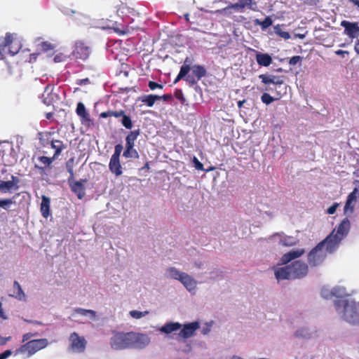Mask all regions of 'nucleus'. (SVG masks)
<instances>
[{
	"mask_svg": "<svg viewBox=\"0 0 359 359\" xmlns=\"http://www.w3.org/2000/svg\"><path fill=\"white\" fill-rule=\"evenodd\" d=\"M10 339V337L7 338V339H3V338H1L0 339V345H4L6 343V341Z\"/></svg>",
	"mask_w": 359,
	"mask_h": 359,
	"instance_id": "nucleus-61",
	"label": "nucleus"
},
{
	"mask_svg": "<svg viewBox=\"0 0 359 359\" xmlns=\"http://www.w3.org/2000/svg\"><path fill=\"white\" fill-rule=\"evenodd\" d=\"M281 243L285 246H292L295 244V241L292 237L286 236L280 240Z\"/></svg>",
	"mask_w": 359,
	"mask_h": 359,
	"instance_id": "nucleus-40",
	"label": "nucleus"
},
{
	"mask_svg": "<svg viewBox=\"0 0 359 359\" xmlns=\"http://www.w3.org/2000/svg\"><path fill=\"white\" fill-rule=\"evenodd\" d=\"M0 317L3 319H6L7 317L6 316L3 308H2V304L0 302Z\"/></svg>",
	"mask_w": 359,
	"mask_h": 359,
	"instance_id": "nucleus-58",
	"label": "nucleus"
},
{
	"mask_svg": "<svg viewBox=\"0 0 359 359\" xmlns=\"http://www.w3.org/2000/svg\"><path fill=\"white\" fill-rule=\"evenodd\" d=\"M245 102H246V100H239V101L238 102V107L239 109H241V108L243 107V104H244Z\"/></svg>",
	"mask_w": 359,
	"mask_h": 359,
	"instance_id": "nucleus-60",
	"label": "nucleus"
},
{
	"mask_svg": "<svg viewBox=\"0 0 359 359\" xmlns=\"http://www.w3.org/2000/svg\"><path fill=\"white\" fill-rule=\"evenodd\" d=\"M48 344V341L46 338L32 339L17 348L15 354H25L27 358H29L36 352L45 348Z\"/></svg>",
	"mask_w": 359,
	"mask_h": 359,
	"instance_id": "nucleus-7",
	"label": "nucleus"
},
{
	"mask_svg": "<svg viewBox=\"0 0 359 359\" xmlns=\"http://www.w3.org/2000/svg\"><path fill=\"white\" fill-rule=\"evenodd\" d=\"M174 95L178 100L180 101L182 104H184V102H186V99L181 89H176L175 90Z\"/></svg>",
	"mask_w": 359,
	"mask_h": 359,
	"instance_id": "nucleus-41",
	"label": "nucleus"
},
{
	"mask_svg": "<svg viewBox=\"0 0 359 359\" xmlns=\"http://www.w3.org/2000/svg\"><path fill=\"white\" fill-rule=\"evenodd\" d=\"M70 348L77 353H83L86 348L87 341L83 337H80L76 332H72L69 337Z\"/></svg>",
	"mask_w": 359,
	"mask_h": 359,
	"instance_id": "nucleus-10",
	"label": "nucleus"
},
{
	"mask_svg": "<svg viewBox=\"0 0 359 359\" xmlns=\"http://www.w3.org/2000/svg\"><path fill=\"white\" fill-rule=\"evenodd\" d=\"M11 183L12 184L13 187H14V190H18L19 189V183H20V179L14 175H11V180H9Z\"/></svg>",
	"mask_w": 359,
	"mask_h": 359,
	"instance_id": "nucleus-45",
	"label": "nucleus"
},
{
	"mask_svg": "<svg viewBox=\"0 0 359 359\" xmlns=\"http://www.w3.org/2000/svg\"><path fill=\"white\" fill-rule=\"evenodd\" d=\"M88 83H89V79L88 78H86V79H84L79 80V81L77 82V84L81 86V85L86 84Z\"/></svg>",
	"mask_w": 359,
	"mask_h": 359,
	"instance_id": "nucleus-57",
	"label": "nucleus"
},
{
	"mask_svg": "<svg viewBox=\"0 0 359 359\" xmlns=\"http://www.w3.org/2000/svg\"><path fill=\"white\" fill-rule=\"evenodd\" d=\"M160 100H163L164 101H168L170 100L172 98V96L171 94H165L162 96H159Z\"/></svg>",
	"mask_w": 359,
	"mask_h": 359,
	"instance_id": "nucleus-55",
	"label": "nucleus"
},
{
	"mask_svg": "<svg viewBox=\"0 0 359 359\" xmlns=\"http://www.w3.org/2000/svg\"><path fill=\"white\" fill-rule=\"evenodd\" d=\"M76 113L79 116L81 123L86 126L90 127L93 125V122L90 118L89 113L87 111L84 104L79 102L76 105Z\"/></svg>",
	"mask_w": 359,
	"mask_h": 359,
	"instance_id": "nucleus-12",
	"label": "nucleus"
},
{
	"mask_svg": "<svg viewBox=\"0 0 359 359\" xmlns=\"http://www.w3.org/2000/svg\"><path fill=\"white\" fill-rule=\"evenodd\" d=\"M200 327L198 322H192L184 325L183 328L180 330L179 336L187 339L194 335L195 331Z\"/></svg>",
	"mask_w": 359,
	"mask_h": 359,
	"instance_id": "nucleus-15",
	"label": "nucleus"
},
{
	"mask_svg": "<svg viewBox=\"0 0 359 359\" xmlns=\"http://www.w3.org/2000/svg\"><path fill=\"white\" fill-rule=\"evenodd\" d=\"M37 55L38 54H31L30 55V60H29V62H32V59H34V60L36 59L37 57Z\"/></svg>",
	"mask_w": 359,
	"mask_h": 359,
	"instance_id": "nucleus-63",
	"label": "nucleus"
},
{
	"mask_svg": "<svg viewBox=\"0 0 359 359\" xmlns=\"http://www.w3.org/2000/svg\"><path fill=\"white\" fill-rule=\"evenodd\" d=\"M274 32L284 39H289L290 38V33L283 31L280 25H277L274 27Z\"/></svg>",
	"mask_w": 359,
	"mask_h": 359,
	"instance_id": "nucleus-33",
	"label": "nucleus"
},
{
	"mask_svg": "<svg viewBox=\"0 0 359 359\" xmlns=\"http://www.w3.org/2000/svg\"><path fill=\"white\" fill-rule=\"evenodd\" d=\"M302 60V57L299 55H295L292 57L289 60V64L292 66L296 65L298 62Z\"/></svg>",
	"mask_w": 359,
	"mask_h": 359,
	"instance_id": "nucleus-47",
	"label": "nucleus"
},
{
	"mask_svg": "<svg viewBox=\"0 0 359 359\" xmlns=\"http://www.w3.org/2000/svg\"><path fill=\"white\" fill-rule=\"evenodd\" d=\"M338 206H339V203H334L332 205H331L327 210V213L329 214V215H333L336 212V210H337Z\"/></svg>",
	"mask_w": 359,
	"mask_h": 359,
	"instance_id": "nucleus-51",
	"label": "nucleus"
},
{
	"mask_svg": "<svg viewBox=\"0 0 359 359\" xmlns=\"http://www.w3.org/2000/svg\"><path fill=\"white\" fill-rule=\"evenodd\" d=\"M184 79L187 81L189 86L191 87L196 85L198 81V80L193 74L191 75L187 74Z\"/></svg>",
	"mask_w": 359,
	"mask_h": 359,
	"instance_id": "nucleus-37",
	"label": "nucleus"
},
{
	"mask_svg": "<svg viewBox=\"0 0 359 359\" xmlns=\"http://www.w3.org/2000/svg\"><path fill=\"white\" fill-rule=\"evenodd\" d=\"M257 3L254 0H238V2L230 4L226 7L218 11L221 13L227 14L231 9L243 13L246 9L255 11Z\"/></svg>",
	"mask_w": 359,
	"mask_h": 359,
	"instance_id": "nucleus-9",
	"label": "nucleus"
},
{
	"mask_svg": "<svg viewBox=\"0 0 359 359\" xmlns=\"http://www.w3.org/2000/svg\"><path fill=\"white\" fill-rule=\"evenodd\" d=\"M295 335H296L297 337H301V336H303L302 334H300V333H299V331H297V332H296Z\"/></svg>",
	"mask_w": 359,
	"mask_h": 359,
	"instance_id": "nucleus-64",
	"label": "nucleus"
},
{
	"mask_svg": "<svg viewBox=\"0 0 359 359\" xmlns=\"http://www.w3.org/2000/svg\"><path fill=\"white\" fill-rule=\"evenodd\" d=\"M327 247L328 243L324 239L310 251L308 254V262L311 266L313 267L321 264L328 254L334 252L330 251Z\"/></svg>",
	"mask_w": 359,
	"mask_h": 359,
	"instance_id": "nucleus-6",
	"label": "nucleus"
},
{
	"mask_svg": "<svg viewBox=\"0 0 359 359\" xmlns=\"http://www.w3.org/2000/svg\"><path fill=\"white\" fill-rule=\"evenodd\" d=\"M258 77L259 79H261L262 83L266 86L264 88L265 91L275 90L278 95V97L273 98L270 94L264 93L261 96V100L263 103L266 104H270L274 100H278L281 97L282 95L277 91V88H280L283 84H284V76L262 74H259Z\"/></svg>",
	"mask_w": 359,
	"mask_h": 359,
	"instance_id": "nucleus-3",
	"label": "nucleus"
},
{
	"mask_svg": "<svg viewBox=\"0 0 359 359\" xmlns=\"http://www.w3.org/2000/svg\"><path fill=\"white\" fill-rule=\"evenodd\" d=\"M335 53H336V55H343L344 54H348V52L346 50H338L335 51Z\"/></svg>",
	"mask_w": 359,
	"mask_h": 359,
	"instance_id": "nucleus-59",
	"label": "nucleus"
},
{
	"mask_svg": "<svg viewBox=\"0 0 359 359\" xmlns=\"http://www.w3.org/2000/svg\"><path fill=\"white\" fill-rule=\"evenodd\" d=\"M189 62V58L187 57L186 60H184V65L180 67V70L178 75L177 76V77L175 79V80L173 81L174 84H176L177 83H178L181 79H184V78H185L187 74L190 72V70H191L190 65L187 64Z\"/></svg>",
	"mask_w": 359,
	"mask_h": 359,
	"instance_id": "nucleus-22",
	"label": "nucleus"
},
{
	"mask_svg": "<svg viewBox=\"0 0 359 359\" xmlns=\"http://www.w3.org/2000/svg\"><path fill=\"white\" fill-rule=\"evenodd\" d=\"M148 313H149L148 311L142 312V311H139L137 310H133V311H130V316L135 319H140V318L145 316Z\"/></svg>",
	"mask_w": 359,
	"mask_h": 359,
	"instance_id": "nucleus-36",
	"label": "nucleus"
},
{
	"mask_svg": "<svg viewBox=\"0 0 359 359\" xmlns=\"http://www.w3.org/2000/svg\"><path fill=\"white\" fill-rule=\"evenodd\" d=\"M13 352L11 350H6L0 354V359H6L12 355Z\"/></svg>",
	"mask_w": 359,
	"mask_h": 359,
	"instance_id": "nucleus-52",
	"label": "nucleus"
},
{
	"mask_svg": "<svg viewBox=\"0 0 359 359\" xmlns=\"http://www.w3.org/2000/svg\"><path fill=\"white\" fill-rule=\"evenodd\" d=\"M182 325L180 323L170 322L165 323L160 329L161 332L165 334H170L175 331L180 330Z\"/></svg>",
	"mask_w": 359,
	"mask_h": 359,
	"instance_id": "nucleus-23",
	"label": "nucleus"
},
{
	"mask_svg": "<svg viewBox=\"0 0 359 359\" xmlns=\"http://www.w3.org/2000/svg\"><path fill=\"white\" fill-rule=\"evenodd\" d=\"M11 190H14V187L9 180H0V193L5 194L7 192H11Z\"/></svg>",
	"mask_w": 359,
	"mask_h": 359,
	"instance_id": "nucleus-29",
	"label": "nucleus"
},
{
	"mask_svg": "<svg viewBox=\"0 0 359 359\" xmlns=\"http://www.w3.org/2000/svg\"><path fill=\"white\" fill-rule=\"evenodd\" d=\"M255 22L256 25H260L262 29H265L272 25L273 21H272L271 18L268 16L262 21H260L259 20L256 19L255 20Z\"/></svg>",
	"mask_w": 359,
	"mask_h": 359,
	"instance_id": "nucleus-31",
	"label": "nucleus"
},
{
	"mask_svg": "<svg viewBox=\"0 0 359 359\" xmlns=\"http://www.w3.org/2000/svg\"><path fill=\"white\" fill-rule=\"evenodd\" d=\"M51 147L55 149V153L53 156L57 158L62 150L65 148V144L61 140H53L51 141Z\"/></svg>",
	"mask_w": 359,
	"mask_h": 359,
	"instance_id": "nucleus-27",
	"label": "nucleus"
},
{
	"mask_svg": "<svg viewBox=\"0 0 359 359\" xmlns=\"http://www.w3.org/2000/svg\"><path fill=\"white\" fill-rule=\"evenodd\" d=\"M358 189L357 188H355L353 191L348 194L346 201H351L352 203L355 202L358 198Z\"/></svg>",
	"mask_w": 359,
	"mask_h": 359,
	"instance_id": "nucleus-43",
	"label": "nucleus"
},
{
	"mask_svg": "<svg viewBox=\"0 0 359 359\" xmlns=\"http://www.w3.org/2000/svg\"><path fill=\"white\" fill-rule=\"evenodd\" d=\"M181 277L180 281L184 285V287L189 290L191 291L196 288V280L186 273H184Z\"/></svg>",
	"mask_w": 359,
	"mask_h": 359,
	"instance_id": "nucleus-19",
	"label": "nucleus"
},
{
	"mask_svg": "<svg viewBox=\"0 0 359 359\" xmlns=\"http://www.w3.org/2000/svg\"><path fill=\"white\" fill-rule=\"evenodd\" d=\"M150 339L147 334L130 332H117L111 339V346L116 350L125 348H142L148 345Z\"/></svg>",
	"mask_w": 359,
	"mask_h": 359,
	"instance_id": "nucleus-1",
	"label": "nucleus"
},
{
	"mask_svg": "<svg viewBox=\"0 0 359 359\" xmlns=\"http://www.w3.org/2000/svg\"><path fill=\"white\" fill-rule=\"evenodd\" d=\"M305 250L304 249H298V250H292L290 252L285 253L280 258V262L282 264H287L291 261L299 258L302 255H304Z\"/></svg>",
	"mask_w": 359,
	"mask_h": 359,
	"instance_id": "nucleus-16",
	"label": "nucleus"
},
{
	"mask_svg": "<svg viewBox=\"0 0 359 359\" xmlns=\"http://www.w3.org/2000/svg\"><path fill=\"white\" fill-rule=\"evenodd\" d=\"M309 272V266L301 260H297L275 270V276L280 280H295L305 277Z\"/></svg>",
	"mask_w": 359,
	"mask_h": 359,
	"instance_id": "nucleus-2",
	"label": "nucleus"
},
{
	"mask_svg": "<svg viewBox=\"0 0 359 359\" xmlns=\"http://www.w3.org/2000/svg\"><path fill=\"white\" fill-rule=\"evenodd\" d=\"M73 165H74V159L73 158H70L66 163V168H67V172L69 174L67 181H70L72 179H74V177Z\"/></svg>",
	"mask_w": 359,
	"mask_h": 359,
	"instance_id": "nucleus-34",
	"label": "nucleus"
},
{
	"mask_svg": "<svg viewBox=\"0 0 359 359\" xmlns=\"http://www.w3.org/2000/svg\"><path fill=\"white\" fill-rule=\"evenodd\" d=\"M57 158L53 156L52 157H47L45 156H41L38 158L39 161L43 165V166H37L39 170H45L46 168H50L51 164Z\"/></svg>",
	"mask_w": 359,
	"mask_h": 359,
	"instance_id": "nucleus-25",
	"label": "nucleus"
},
{
	"mask_svg": "<svg viewBox=\"0 0 359 359\" xmlns=\"http://www.w3.org/2000/svg\"><path fill=\"white\" fill-rule=\"evenodd\" d=\"M321 295L323 298L328 299L335 295V293L332 291H329L327 289H322Z\"/></svg>",
	"mask_w": 359,
	"mask_h": 359,
	"instance_id": "nucleus-46",
	"label": "nucleus"
},
{
	"mask_svg": "<svg viewBox=\"0 0 359 359\" xmlns=\"http://www.w3.org/2000/svg\"><path fill=\"white\" fill-rule=\"evenodd\" d=\"M192 74L200 81L203 77L206 76L207 72L203 66L195 65L192 67Z\"/></svg>",
	"mask_w": 359,
	"mask_h": 359,
	"instance_id": "nucleus-26",
	"label": "nucleus"
},
{
	"mask_svg": "<svg viewBox=\"0 0 359 359\" xmlns=\"http://www.w3.org/2000/svg\"><path fill=\"white\" fill-rule=\"evenodd\" d=\"M86 179H81L79 181H75L74 178L70 181H68V184L70 187L71 190L76 194L79 199L83 198L86 194L85 187L83 183L86 182Z\"/></svg>",
	"mask_w": 359,
	"mask_h": 359,
	"instance_id": "nucleus-13",
	"label": "nucleus"
},
{
	"mask_svg": "<svg viewBox=\"0 0 359 359\" xmlns=\"http://www.w3.org/2000/svg\"><path fill=\"white\" fill-rule=\"evenodd\" d=\"M72 54L76 59L86 60L89 57L90 48L83 42L76 41Z\"/></svg>",
	"mask_w": 359,
	"mask_h": 359,
	"instance_id": "nucleus-11",
	"label": "nucleus"
},
{
	"mask_svg": "<svg viewBox=\"0 0 359 359\" xmlns=\"http://www.w3.org/2000/svg\"><path fill=\"white\" fill-rule=\"evenodd\" d=\"M13 203H15V201L13 198L0 199V208L7 211L10 210V207Z\"/></svg>",
	"mask_w": 359,
	"mask_h": 359,
	"instance_id": "nucleus-32",
	"label": "nucleus"
},
{
	"mask_svg": "<svg viewBox=\"0 0 359 359\" xmlns=\"http://www.w3.org/2000/svg\"><path fill=\"white\" fill-rule=\"evenodd\" d=\"M123 150V146L121 144H118L114 147V152L111 158H120L121 151Z\"/></svg>",
	"mask_w": 359,
	"mask_h": 359,
	"instance_id": "nucleus-42",
	"label": "nucleus"
},
{
	"mask_svg": "<svg viewBox=\"0 0 359 359\" xmlns=\"http://www.w3.org/2000/svg\"><path fill=\"white\" fill-rule=\"evenodd\" d=\"M351 228V223L348 218H344L341 223L328 235L325 241L328 243V250L335 251L339 246L341 241L348 235Z\"/></svg>",
	"mask_w": 359,
	"mask_h": 359,
	"instance_id": "nucleus-4",
	"label": "nucleus"
},
{
	"mask_svg": "<svg viewBox=\"0 0 359 359\" xmlns=\"http://www.w3.org/2000/svg\"><path fill=\"white\" fill-rule=\"evenodd\" d=\"M336 309L338 312L342 313L344 319L351 323L355 324L358 321L356 304L354 302H349L348 299H339L334 302Z\"/></svg>",
	"mask_w": 359,
	"mask_h": 359,
	"instance_id": "nucleus-5",
	"label": "nucleus"
},
{
	"mask_svg": "<svg viewBox=\"0 0 359 359\" xmlns=\"http://www.w3.org/2000/svg\"><path fill=\"white\" fill-rule=\"evenodd\" d=\"M345 215H351L354 211V205L352 202L346 201L344 208Z\"/></svg>",
	"mask_w": 359,
	"mask_h": 359,
	"instance_id": "nucleus-38",
	"label": "nucleus"
},
{
	"mask_svg": "<svg viewBox=\"0 0 359 359\" xmlns=\"http://www.w3.org/2000/svg\"><path fill=\"white\" fill-rule=\"evenodd\" d=\"M75 312L82 316H86L87 313H90L93 317L95 316V311H94L93 310L78 308L75 309Z\"/></svg>",
	"mask_w": 359,
	"mask_h": 359,
	"instance_id": "nucleus-39",
	"label": "nucleus"
},
{
	"mask_svg": "<svg viewBox=\"0 0 359 359\" xmlns=\"http://www.w3.org/2000/svg\"><path fill=\"white\" fill-rule=\"evenodd\" d=\"M100 116L101 118H107V117H110V116H112V114H111V110H108L107 111H103L100 114Z\"/></svg>",
	"mask_w": 359,
	"mask_h": 359,
	"instance_id": "nucleus-54",
	"label": "nucleus"
},
{
	"mask_svg": "<svg viewBox=\"0 0 359 359\" xmlns=\"http://www.w3.org/2000/svg\"><path fill=\"white\" fill-rule=\"evenodd\" d=\"M124 114H125V111L123 110H119V111H112L111 110L112 116H114L116 118L122 117Z\"/></svg>",
	"mask_w": 359,
	"mask_h": 359,
	"instance_id": "nucleus-53",
	"label": "nucleus"
},
{
	"mask_svg": "<svg viewBox=\"0 0 359 359\" xmlns=\"http://www.w3.org/2000/svg\"><path fill=\"white\" fill-rule=\"evenodd\" d=\"M41 46L43 50H44V51L50 50L53 49V48H54L53 46L48 41L42 42L41 44Z\"/></svg>",
	"mask_w": 359,
	"mask_h": 359,
	"instance_id": "nucleus-50",
	"label": "nucleus"
},
{
	"mask_svg": "<svg viewBox=\"0 0 359 359\" xmlns=\"http://www.w3.org/2000/svg\"><path fill=\"white\" fill-rule=\"evenodd\" d=\"M140 134V129L132 130L126 137V149L123 156L126 158H139L137 151L134 149L135 142Z\"/></svg>",
	"mask_w": 359,
	"mask_h": 359,
	"instance_id": "nucleus-8",
	"label": "nucleus"
},
{
	"mask_svg": "<svg viewBox=\"0 0 359 359\" xmlns=\"http://www.w3.org/2000/svg\"><path fill=\"white\" fill-rule=\"evenodd\" d=\"M50 198L45 195H43L41 196L40 211H41L42 216L46 219H47L50 215Z\"/></svg>",
	"mask_w": 359,
	"mask_h": 359,
	"instance_id": "nucleus-18",
	"label": "nucleus"
},
{
	"mask_svg": "<svg viewBox=\"0 0 359 359\" xmlns=\"http://www.w3.org/2000/svg\"><path fill=\"white\" fill-rule=\"evenodd\" d=\"M121 124L126 129H131L133 128V122L130 117L126 114V113L121 117Z\"/></svg>",
	"mask_w": 359,
	"mask_h": 359,
	"instance_id": "nucleus-35",
	"label": "nucleus"
},
{
	"mask_svg": "<svg viewBox=\"0 0 359 359\" xmlns=\"http://www.w3.org/2000/svg\"><path fill=\"white\" fill-rule=\"evenodd\" d=\"M348 1L359 8V0H348Z\"/></svg>",
	"mask_w": 359,
	"mask_h": 359,
	"instance_id": "nucleus-62",
	"label": "nucleus"
},
{
	"mask_svg": "<svg viewBox=\"0 0 359 359\" xmlns=\"http://www.w3.org/2000/svg\"><path fill=\"white\" fill-rule=\"evenodd\" d=\"M13 42V35L11 33H6L5 37H0V60L4 58V51L7 46H9Z\"/></svg>",
	"mask_w": 359,
	"mask_h": 359,
	"instance_id": "nucleus-20",
	"label": "nucleus"
},
{
	"mask_svg": "<svg viewBox=\"0 0 359 359\" xmlns=\"http://www.w3.org/2000/svg\"><path fill=\"white\" fill-rule=\"evenodd\" d=\"M36 335H37V333H32V332L25 333L22 335V341L25 344V342L27 343V341H30L29 339L32 337H34Z\"/></svg>",
	"mask_w": 359,
	"mask_h": 359,
	"instance_id": "nucleus-48",
	"label": "nucleus"
},
{
	"mask_svg": "<svg viewBox=\"0 0 359 359\" xmlns=\"http://www.w3.org/2000/svg\"><path fill=\"white\" fill-rule=\"evenodd\" d=\"M256 60L259 65L268 67L272 63V57L267 53H257Z\"/></svg>",
	"mask_w": 359,
	"mask_h": 359,
	"instance_id": "nucleus-21",
	"label": "nucleus"
},
{
	"mask_svg": "<svg viewBox=\"0 0 359 359\" xmlns=\"http://www.w3.org/2000/svg\"><path fill=\"white\" fill-rule=\"evenodd\" d=\"M13 290L16 298L20 300L25 299V293L23 292L20 283L16 280L13 283Z\"/></svg>",
	"mask_w": 359,
	"mask_h": 359,
	"instance_id": "nucleus-28",
	"label": "nucleus"
},
{
	"mask_svg": "<svg viewBox=\"0 0 359 359\" xmlns=\"http://www.w3.org/2000/svg\"><path fill=\"white\" fill-rule=\"evenodd\" d=\"M109 170L118 177L123 173V168L120 162V158H111L109 163Z\"/></svg>",
	"mask_w": 359,
	"mask_h": 359,
	"instance_id": "nucleus-17",
	"label": "nucleus"
},
{
	"mask_svg": "<svg viewBox=\"0 0 359 359\" xmlns=\"http://www.w3.org/2000/svg\"><path fill=\"white\" fill-rule=\"evenodd\" d=\"M192 162L194 164V167L196 170H204L203 163H201L196 156L193 157Z\"/></svg>",
	"mask_w": 359,
	"mask_h": 359,
	"instance_id": "nucleus-44",
	"label": "nucleus"
},
{
	"mask_svg": "<svg viewBox=\"0 0 359 359\" xmlns=\"http://www.w3.org/2000/svg\"><path fill=\"white\" fill-rule=\"evenodd\" d=\"M167 273L170 278H172L178 280H180L181 277L182 276V275L184 274V272H180L174 267L168 268L167 269Z\"/></svg>",
	"mask_w": 359,
	"mask_h": 359,
	"instance_id": "nucleus-30",
	"label": "nucleus"
},
{
	"mask_svg": "<svg viewBox=\"0 0 359 359\" xmlns=\"http://www.w3.org/2000/svg\"><path fill=\"white\" fill-rule=\"evenodd\" d=\"M341 26L344 28V34L350 38L353 39L359 36V25L357 22L343 20L341 22Z\"/></svg>",
	"mask_w": 359,
	"mask_h": 359,
	"instance_id": "nucleus-14",
	"label": "nucleus"
},
{
	"mask_svg": "<svg viewBox=\"0 0 359 359\" xmlns=\"http://www.w3.org/2000/svg\"><path fill=\"white\" fill-rule=\"evenodd\" d=\"M148 86H149V88L152 90H154L156 88L162 89L163 88V85L159 84V83H158L155 81H150L149 82Z\"/></svg>",
	"mask_w": 359,
	"mask_h": 359,
	"instance_id": "nucleus-49",
	"label": "nucleus"
},
{
	"mask_svg": "<svg viewBox=\"0 0 359 359\" xmlns=\"http://www.w3.org/2000/svg\"><path fill=\"white\" fill-rule=\"evenodd\" d=\"M140 101L144 103L147 107H151L154 106L156 100H160L159 95L149 94L142 95L138 98Z\"/></svg>",
	"mask_w": 359,
	"mask_h": 359,
	"instance_id": "nucleus-24",
	"label": "nucleus"
},
{
	"mask_svg": "<svg viewBox=\"0 0 359 359\" xmlns=\"http://www.w3.org/2000/svg\"><path fill=\"white\" fill-rule=\"evenodd\" d=\"M63 57V55L62 54L60 55H56L55 57H54V61L55 62H62L63 60L62 59Z\"/></svg>",
	"mask_w": 359,
	"mask_h": 359,
	"instance_id": "nucleus-56",
	"label": "nucleus"
}]
</instances>
